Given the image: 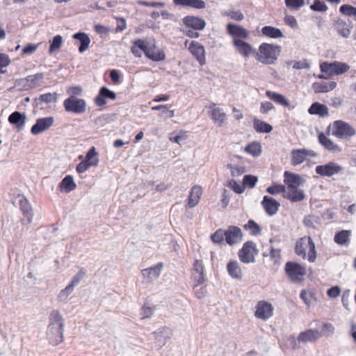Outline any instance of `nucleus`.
I'll use <instances>...</instances> for the list:
<instances>
[{
	"instance_id": "8fccbe9b",
	"label": "nucleus",
	"mask_w": 356,
	"mask_h": 356,
	"mask_svg": "<svg viewBox=\"0 0 356 356\" xmlns=\"http://www.w3.org/2000/svg\"><path fill=\"white\" fill-rule=\"evenodd\" d=\"M244 229L250 231L252 235L256 236L260 234L261 229L257 223L252 220H249L244 225Z\"/></svg>"
},
{
	"instance_id": "c9c22d12",
	"label": "nucleus",
	"mask_w": 356,
	"mask_h": 356,
	"mask_svg": "<svg viewBox=\"0 0 356 356\" xmlns=\"http://www.w3.org/2000/svg\"><path fill=\"white\" fill-rule=\"evenodd\" d=\"M261 33L263 36L273 39L284 37L283 33L280 29L271 26H264L261 30Z\"/></svg>"
},
{
	"instance_id": "4468645a",
	"label": "nucleus",
	"mask_w": 356,
	"mask_h": 356,
	"mask_svg": "<svg viewBox=\"0 0 356 356\" xmlns=\"http://www.w3.org/2000/svg\"><path fill=\"white\" fill-rule=\"evenodd\" d=\"M189 51L199 62L200 65L206 63L204 47L196 41H192L188 46Z\"/></svg>"
},
{
	"instance_id": "412c9836",
	"label": "nucleus",
	"mask_w": 356,
	"mask_h": 356,
	"mask_svg": "<svg viewBox=\"0 0 356 356\" xmlns=\"http://www.w3.org/2000/svg\"><path fill=\"white\" fill-rule=\"evenodd\" d=\"M284 182L286 188H293L302 185L303 179L298 174L285 171L284 173Z\"/></svg>"
},
{
	"instance_id": "f03ea898",
	"label": "nucleus",
	"mask_w": 356,
	"mask_h": 356,
	"mask_svg": "<svg viewBox=\"0 0 356 356\" xmlns=\"http://www.w3.org/2000/svg\"><path fill=\"white\" fill-rule=\"evenodd\" d=\"M281 52V46L274 43L262 42L254 53V58L264 65H273L277 60Z\"/></svg>"
},
{
	"instance_id": "72a5a7b5",
	"label": "nucleus",
	"mask_w": 356,
	"mask_h": 356,
	"mask_svg": "<svg viewBox=\"0 0 356 356\" xmlns=\"http://www.w3.org/2000/svg\"><path fill=\"white\" fill-rule=\"evenodd\" d=\"M266 95L268 99H270V100H272L273 102L279 105L285 107H288L290 105L289 100L282 94L270 90H267L266 92Z\"/></svg>"
},
{
	"instance_id": "dca6fc26",
	"label": "nucleus",
	"mask_w": 356,
	"mask_h": 356,
	"mask_svg": "<svg viewBox=\"0 0 356 356\" xmlns=\"http://www.w3.org/2000/svg\"><path fill=\"white\" fill-rule=\"evenodd\" d=\"M236 51L243 57L248 58L250 56L253 55L254 56V53L256 51L252 47V46L244 40H236L232 44Z\"/></svg>"
},
{
	"instance_id": "de8ad7c7",
	"label": "nucleus",
	"mask_w": 356,
	"mask_h": 356,
	"mask_svg": "<svg viewBox=\"0 0 356 356\" xmlns=\"http://www.w3.org/2000/svg\"><path fill=\"white\" fill-rule=\"evenodd\" d=\"M339 13L346 17H356V8L349 4H343L341 6Z\"/></svg>"
},
{
	"instance_id": "49530a36",
	"label": "nucleus",
	"mask_w": 356,
	"mask_h": 356,
	"mask_svg": "<svg viewBox=\"0 0 356 356\" xmlns=\"http://www.w3.org/2000/svg\"><path fill=\"white\" fill-rule=\"evenodd\" d=\"M245 151L253 156H257L261 153V147L259 143L252 142L245 147Z\"/></svg>"
},
{
	"instance_id": "bb28decb",
	"label": "nucleus",
	"mask_w": 356,
	"mask_h": 356,
	"mask_svg": "<svg viewBox=\"0 0 356 356\" xmlns=\"http://www.w3.org/2000/svg\"><path fill=\"white\" fill-rule=\"evenodd\" d=\"M283 197L292 202H297L303 200L305 195L304 191L299 188V186H296L293 188H286Z\"/></svg>"
},
{
	"instance_id": "864d4df0",
	"label": "nucleus",
	"mask_w": 356,
	"mask_h": 356,
	"mask_svg": "<svg viewBox=\"0 0 356 356\" xmlns=\"http://www.w3.org/2000/svg\"><path fill=\"white\" fill-rule=\"evenodd\" d=\"M227 186L232 189L236 193L241 194L245 191V186L243 184L238 183L234 179H231L227 184Z\"/></svg>"
},
{
	"instance_id": "0eeeda50",
	"label": "nucleus",
	"mask_w": 356,
	"mask_h": 356,
	"mask_svg": "<svg viewBox=\"0 0 356 356\" xmlns=\"http://www.w3.org/2000/svg\"><path fill=\"white\" fill-rule=\"evenodd\" d=\"M257 254V245L252 241L245 242L238 253L240 261L245 264L254 262Z\"/></svg>"
},
{
	"instance_id": "f8f14e48",
	"label": "nucleus",
	"mask_w": 356,
	"mask_h": 356,
	"mask_svg": "<svg viewBox=\"0 0 356 356\" xmlns=\"http://www.w3.org/2000/svg\"><path fill=\"white\" fill-rule=\"evenodd\" d=\"M342 170V166L332 161L324 165H317L315 168L316 173L321 177H332L340 173Z\"/></svg>"
},
{
	"instance_id": "f3484780",
	"label": "nucleus",
	"mask_w": 356,
	"mask_h": 356,
	"mask_svg": "<svg viewBox=\"0 0 356 356\" xmlns=\"http://www.w3.org/2000/svg\"><path fill=\"white\" fill-rule=\"evenodd\" d=\"M149 42L145 39H136L131 42V52L136 58H140L149 47Z\"/></svg>"
},
{
	"instance_id": "69168bd1",
	"label": "nucleus",
	"mask_w": 356,
	"mask_h": 356,
	"mask_svg": "<svg viewBox=\"0 0 356 356\" xmlns=\"http://www.w3.org/2000/svg\"><path fill=\"white\" fill-rule=\"evenodd\" d=\"M274 108V106L271 102H265L261 104L260 112L263 114L268 113L270 111Z\"/></svg>"
},
{
	"instance_id": "13d9d810",
	"label": "nucleus",
	"mask_w": 356,
	"mask_h": 356,
	"mask_svg": "<svg viewBox=\"0 0 356 356\" xmlns=\"http://www.w3.org/2000/svg\"><path fill=\"white\" fill-rule=\"evenodd\" d=\"M8 121L10 124H17L22 123V114L19 112L15 111L8 118Z\"/></svg>"
},
{
	"instance_id": "a211bd4d",
	"label": "nucleus",
	"mask_w": 356,
	"mask_h": 356,
	"mask_svg": "<svg viewBox=\"0 0 356 356\" xmlns=\"http://www.w3.org/2000/svg\"><path fill=\"white\" fill-rule=\"evenodd\" d=\"M315 153L312 150L305 149H293L291 152V163L298 165L304 162L307 156H314Z\"/></svg>"
},
{
	"instance_id": "393cba45",
	"label": "nucleus",
	"mask_w": 356,
	"mask_h": 356,
	"mask_svg": "<svg viewBox=\"0 0 356 356\" xmlns=\"http://www.w3.org/2000/svg\"><path fill=\"white\" fill-rule=\"evenodd\" d=\"M184 24L195 30H202L206 23L204 20L199 17L188 15L183 19Z\"/></svg>"
},
{
	"instance_id": "6e6552de",
	"label": "nucleus",
	"mask_w": 356,
	"mask_h": 356,
	"mask_svg": "<svg viewBox=\"0 0 356 356\" xmlns=\"http://www.w3.org/2000/svg\"><path fill=\"white\" fill-rule=\"evenodd\" d=\"M63 106L67 112L77 114L83 113L86 110V103L84 99H79L74 96H70L64 100Z\"/></svg>"
},
{
	"instance_id": "ea45409f",
	"label": "nucleus",
	"mask_w": 356,
	"mask_h": 356,
	"mask_svg": "<svg viewBox=\"0 0 356 356\" xmlns=\"http://www.w3.org/2000/svg\"><path fill=\"white\" fill-rule=\"evenodd\" d=\"M58 186L61 191L69 193L76 188V184L74 181L73 177L72 175H67L62 179Z\"/></svg>"
},
{
	"instance_id": "c756f323",
	"label": "nucleus",
	"mask_w": 356,
	"mask_h": 356,
	"mask_svg": "<svg viewBox=\"0 0 356 356\" xmlns=\"http://www.w3.org/2000/svg\"><path fill=\"white\" fill-rule=\"evenodd\" d=\"M202 195V188L198 185L192 187L188 201V207L193 208L198 204Z\"/></svg>"
},
{
	"instance_id": "0e129e2a",
	"label": "nucleus",
	"mask_w": 356,
	"mask_h": 356,
	"mask_svg": "<svg viewBox=\"0 0 356 356\" xmlns=\"http://www.w3.org/2000/svg\"><path fill=\"white\" fill-rule=\"evenodd\" d=\"M139 5L144 6L146 7H152V8H162L165 6V3L163 2H148L145 1H140L138 2Z\"/></svg>"
},
{
	"instance_id": "4c0bfd02",
	"label": "nucleus",
	"mask_w": 356,
	"mask_h": 356,
	"mask_svg": "<svg viewBox=\"0 0 356 356\" xmlns=\"http://www.w3.org/2000/svg\"><path fill=\"white\" fill-rule=\"evenodd\" d=\"M227 270L229 275L237 280H241L242 277V271L238 263L235 260H232L227 264Z\"/></svg>"
},
{
	"instance_id": "e433bc0d",
	"label": "nucleus",
	"mask_w": 356,
	"mask_h": 356,
	"mask_svg": "<svg viewBox=\"0 0 356 356\" xmlns=\"http://www.w3.org/2000/svg\"><path fill=\"white\" fill-rule=\"evenodd\" d=\"M308 113L311 115H318L321 117L327 116L329 111L326 105L314 102L308 109Z\"/></svg>"
},
{
	"instance_id": "37998d69",
	"label": "nucleus",
	"mask_w": 356,
	"mask_h": 356,
	"mask_svg": "<svg viewBox=\"0 0 356 356\" xmlns=\"http://www.w3.org/2000/svg\"><path fill=\"white\" fill-rule=\"evenodd\" d=\"M57 100V94L56 92H47L40 95L39 97L35 99V103L37 106L42 105L43 103L49 104L56 102Z\"/></svg>"
},
{
	"instance_id": "a878e982",
	"label": "nucleus",
	"mask_w": 356,
	"mask_h": 356,
	"mask_svg": "<svg viewBox=\"0 0 356 356\" xmlns=\"http://www.w3.org/2000/svg\"><path fill=\"white\" fill-rule=\"evenodd\" d=\"M47 338L50 344L58 345L64 340L63 329H47Z\"/></svg>"
},
{
	"instance_id": "9b49d317",
	"label": "nucleus",
	"mask_w": 356,
	"mask_h": 356,
	"mask_svg": "<svg viewBox=\"0 0 356 356\" xmlns=\"http://www.w3.org/2000/svg\"><path fill=\"white\" fill-rule=\"evenodd\" d=\"M227 33L232 38V44L236 40H247L250 37V32L244 27L229 23L226 27Z\"/></svg>"
},
{
	"instance_id": "20e7f679",
	"label": "nucleus",
	"mask_w": 356,
	"mask_h": 356,
	"mask_svg": "<svg viewBox=\"0 0 356 356\" xmlns=\"http://www.w3.org/2000/svg\"><path fill=\"white\" fill-rule=\"evenodd\" d=\"M332 135L339 139L349 140L356 134V131L349 123L335 120L332 124Z\"/></svg>"
},
{
	"instance_id": "473e14b6",
	"label": "nucleus",
	"mask_w": 356,
	"mask_h": 356,
	"mask_svg": "<svg viewBox=\"0 0 356 356\" xmlns=\"http://www.w3.org/2000/svg\"><path fill=\"white\" fill-rule=\"evenodd\" d=\"M173 3L175 6L190 7L195 9H204L206 7V3L203 0H173Z\"/></svg>"
},
{
	"instance_id": "6ab92c4d",
	"label": "nucleus",
	"mask_w": 356,
	"mask_h": 356,
	"mask_svg": "<svg viewBox=\"0 0 356 356\" xmlns=\"http://www.w3.org/2000/svg\"><path fill=\"white\" fill-rule=\"evenodd\" d=\"M53 123V117L39 118L37 120L36 123L32 127L31 133L35 135L40 134L51 127Z\"/></svg>"
},
{
	"instance_id": "c85d7f7f",
	"label": "nucleus",
	"mask_w": 356,
	"mask_h": 356,
	"mask_svg": "<svg viewBox=\"0 0 356 356\" xmlns=\"http://www.w3.org/2000/svg\"><path fill=\"white\" fill-rule=\"evenodd\" d=\"M321 336V334L318 330L309 329L299 334L298 341L302 343L312 342L317 340Z\"/></svg>"
},
{
	"instance_id": "f704fd0d",
	"label": "nucleus",
	"mask_w": 356,
	"mask_h": 356,
	"mask_svg": "<svg viewBox=\"0 0 356 356\" xmlns=\"http://www.w3.org/2000/svg\"><path fill=\"white\" fill-rule=\"evenodd\" d=\"M350 230H341L337 232L334 236V241L341 246H348L350 242Z\"/></svg>"
},
{
	"instance_id": "e2e57ef3",
	"label": "nucleus",
	"mask_w": 356,
	"mask_h": 356,
	"mask_svg": "<svg viewBox=\"0 0 356 356\" xmlns=\"http://www.w3.org/2000/svg\"><path fill=\"white\" fill-rule=\"evenodd\" d=\"M154 308L144 305V306L141 308L140 312L142 318H150L152 316Z\"/></svg>"
},
{
	"instance_id": "2f4dec72",
	"label": "nucleus",
	"mask_w": 356,
	"mask_h": 356,
	"mask_svg": "<svg viewBox=\"0 0 356 356\" xmlns=\"http://www.w3.org/2000/svg\"><path fill=\"white\" fill-rule=\"evenodd\" d=\"M163 266V263H159L155 266L143 269L142 270V275L149 281H152L159 277Z\"/></svg>"
},
{
	"instance_id": "cd10ccee",
	"label": "nucleus",
	"mask_w": 356,
	"mask_h": 356,
	"mask_svg": "<svg viewBox=\"0 0 356 356\" xmlns=\"http://www.w3.org/2000/svg\"><path fill=\"white\" fill-rule=\"evenodd\" d=\"M47 329H64V319L58 310H53L49 314Z\"/></svg>"
},
{
	"instance_id": "79ce46f5",
	"label": "nucleus",
	"mask_w": 356,
	"mask_h": 356,
	"mask_svg": "<svg viewBox=\"0 0 356 356\" xmlns=\"http://www.w3.org/2000/svg\"><path fill=\"white\" fill-rule=\"evenodd\" d=\"M43 74L38 73L35 74L28 76L25 78V86L29 88L37 87L40 85L43 79Z\"/></svg>"
},
{
	"instance_id": "b1692460",
	"label": "nucleus",
	"mask_w": 356,
	"mask_h": 356,
	"mask_svg": "<svg viewBox=\"0 0 356 356\" xmlns=\"http://www.w3.org/2000/svg\"><path fill=\"white\" fill-rule=\"evenodd\" d=\"M208 108L211 109L210 111V116L212 120L218 123V126H222L226 120V114L219 107H216V104L212 103Z\"/></svg>"
},
{
	"instance_id": "680f3d73",
	"label": "nucleus",
	"mask_w": 356,
	"mask_h": 356,
	"mask_svg": "<svg viewBox=\"0 0 356 356\" xmlns=\"http://www.w3.org/2000/svg\"><path fill=\"white\" fill-rule=\"evenodd\" d=\"M74 286L70 283L65 289L60 291L58 298L60 300L65 299L73 291Z\"/></svg>"
},
{
	"instance_id": "f257e3e1",
	"label": "nucleus",
	"mask_w": 356,
	"mask_h": 356,
	"mask_svg": "<svg viewBox=\"0 0 356 356\" xmlns=\"http://www.w3.org/2000/svg\"><path fill=\"white\" fill-rule=\"evenodd\" d=\"M210 238L214 244L223 245L225 242L229 245H234L242 241L243 233L238 227L232 225L227 229H218L211 235Z\"/></svg>"
},
{
	"instance_id": "bf43d9fd",
	"label": "nucleus",
	"mask_w": 356,
	"mask_h": 356,
	"mask_svg": "<svg viewBox=\"0 0 356 356\" xmlns=\"http://www.w3.org/2000/svg\"><path fill=\"white\" fill-rule=\"evenodd\" d=\"M86 270L83 268L79 269L78 273L73 277L70 284L74 286L80 282V280L86 275Z\"/></svg>"
},
{
	"instance_id": "c03bdc74",
	"label": "nucleus",
	"mask_w": 356,
	"mask_h": 356,
	"mask_svg": "<svg viewBox=\"0 0 356 356\" xmlns=\"http://www.w3.org/2000/svg\"><path fill=\"white\" fill-rule=\"evenodd\" d=\"M300 297L308 307L311 306L313 301L316 300V293L312 289H302Z\"/></svg>"
},
{
	"instance_id": "3c124183",
	"label": "nucleus",
	"mask_w": 356,
	"mask_h": 356,
	"mask_svg": "<svg viewBox=\"0 0 356 356\" xmlns=\"http://www.w3.org/2000/svg\"><path fill=\"white\" fill-rule=\"evenodd\" d=\"M24 201V224L30 223L33 218V211L30 204L26 200Z\"/></svg>"
},
{
	"instance_id": "ddd939ff",
	"label": "nucleus",
	"mask_w": 356,
	"mask_h": 356,
	"mask_svg": "<svg viewBox=\"0 0 356 356\" xmlns=\"http://www.w3.org/2000/svg\"><path fill=\"white\" fill-rule=\"evenodd\" d=\"M204 267L202 260L196 259L193 264L192 280L193 288L202 284L205 280Z\"/></svg>"
},
{
	"instance_id": "9d476101",
	"label": "nucleus",
	"mask_w": 356,
	"mask_h": 356,
	"mask_svg": "<svg viewBox=\"0 0 356 356\" xmlns=\"http://www.w3.org/2000/svg\"><path fill=\"white\" fill-rule=\"evenodd\" d=\"M273 310L271 303L266 300H260L255 306L254 316L258 319L266 321L273 316Z\"/></svg>"
},
{
	"instance_id": "6e6d98bb",
	"label": "nucleus",
	"mask_w": 356,
	"mask_h": 356,
	"mask_svg": "<svg viewBox=\"0 0 356 356\" xmlns=\"http://www.w3.org/2000/svg\"><path fill=\"white\" fill-rule=\"evenodd\" d=\"M257 177L254 175H245L243 179V186L249 188H254L257 182Z\"/></svg>"
},
{
	"instance_id": "338daca9",
	"label": "nucleus",
	"mask_w": 356,
	"mask_h": 356,
	"mask_svg": "<svg viewBox=\"0 0 356 356\" xmlns=\"http://www.w3.org/2000/svg\"><path fill=\"white\" fill-rule=\"evenodd\" d=\"M341 289L339 286H335L329 289L327 291V295L332 298H335L340 295Z\"/></svg>"
},
{
	"instance_id": "a18cd8bd",
	"label": "nucleus",
	"mask_w": 356,
	"mask_h": 356,
	"mask_svg": "<svg viewBox=\"0 0 356 356\" xmlns=\"http://www.w3.org/2000/svg\"><path fill=\"white\" fill-rule=\"evenodd\" d=\"M253 127L259 133H270L273 130L270 124L256 118L253 120Z\"/></svg>"
},
{
	"instance_id": "774afa93",
	"label": "nucleus",
	"mask_w": 356,
	"mask_h": 356,
	"mask_svg": "<svg viewBox=\"0 0 356 356\" xmlns=\"http://www.w3.org/2000/svg\"><path fill=\"white\" fill-rule=\"evenodd\" d=\"M227 15L232 19L236 21H241L243 19L244 16L243 13L239 11H230L228 13Z\"/></svg>"
},
{
	"instance_id": "603ef678",
	"label": "nucleus",
	"mask_w": 356,
	"mask_h": 356,
	"mask_svg": "<svg viewBox=\"0 0 356 356\" xmlns=\"http://www.w3.org/2000/svg\"><path fill=\"white\" fill-rule=\"evenodd\" d=\"M63 44V38L60 35H57L54 37L49 47V53H53L57 50H58Z\"/></svg>"
},
{
	"instance_id": "423d86ee",
	"label": "nucleus",
	"mask_w": 356,
	"mask_h": 356,
	"mask_svg": "<svg viewBox=\"0 0 356 356\" xmlns=\"http://www.w3.org/2000/svg\"><path fill=\"white\" fill-rule=\"evenodd\" d=\"M285 272L291 281L293 282H302L307 273L305 266L293 261L286 264Z\"/></svg>"
},
{
	"instance_id": "1a4fd4ad",
	"label": "nucleus",
	"mask_w": 356,
	"mask_h": 356,
	"mask_svg": "<svg viewBox=\"0 0 356 356\" xmlns=\"http://www.w3.org/2000/svg\"><path fill=\"white\" fill-rule=\"evenodd\" d=\"M97 153L95 147H92L86 156V160L80 162L76 168L78 173H83L86 172L91 166H97L99 163V159L97 158Z\"/></svg>"
},
{
	"instance_id": "4d7b16f0",
	"label": "nucleus",
	"mask_w": 356,
	"mask_h": 356,
	"mask_svg": "<svg viewBox=\"0 0 356 356\" xmlns=\"http://www.w3.org/2000/svg\"><path fill=\"white\" fill-rule=\"evenodd\" d=\"M310 8L312 10L318 12H325L328 9L326 4L320 0H315L314 3L311 5Z\"/></svg>"
},
{
	"instance_id": "5fc2aeb1",
	"label": "nucleus",
	"mask_w": 356,
	"mask_h": 356,
	"mask_svg": "<svg viewBox=\"0 0 356 356\" xmlns=\"http://www.w3.org/2000/svg\"><path fill=\"white\" fill-rule=\"evenodd\" d=\"M286 6L291 10H298L304 6V0H285Z\"/></svg>"
},
{
	"instance_id": "7c9ffc66",
	"label": "nucleus",
	"mask_w": 356,
	"mask_h": 356,
	"mask_svg": "<svg viewBox=\"0 0 356 356\" xmlns=\"http://www.w3.org/2000/svg\"><path fill=\"white\" fill-rule=\"evenodd\" d=\"M337 87L335 81L329 82H314L312 84V89L315 93H325L334 90Z\"/></svg>"
},
{
	"instance_id": "09e8293b",
	"label": "nucleus",
	"mask_w": 356,
	"mask_h": 356,
	"mask_svg": "<svg viewBox=\"0 0 356 356\" xmlns=\"http://www.w3.org/2000/svg\"><path fill=\"white\" fill-rule=\"evenodd\" d=\"M286 191V188L285 185L278 184H274L266 188V192L273 195L280 193H283L284 195Z\"/></svg>"
},
{
	"instance_id": "052dcab7",
	"label": "nucleus",
	"mask_w": 356,
	"mask_h": 356,
	"mask_svg": "<svg viewBox=\"0 0 356 356\" xmlns=\"http://www.w3.org/2000/svg\"><path fill=\"white\" fill-rule=\"evenodd\" d=\"M284 23L292 29H297L298 24L296 19L293 15H287L284 19Z\"/></svg>"
},
{
	"instance_id": "a19ab883",
	"label": "nucleus",
	"mask_w": 356,
	"mask_h": 356,
	"mask_svg": "<svg viewBox=\"0 0 356 356\" xmlns=\"http://www.w3.org/2000/svg\"><path fill=\"white\" fill-rule=\"evenodd\" d=\"M334 27L337 32L343 38H348L350 35V29L343 19H337L334 22Z\"/></svg>"
},
{
	"instance_id": "4be33fe9",
	"label": "nucleus",
	"mask_w": 356,
	"mask_h": 356,
	"mask_svg": "<svg viewBox=\"0 0 356 356\" xmlns=\"http://www.w3.org/2000/svg\"><path fill=\"white\" fill-rule=\"evenodd\" d=\"M146 57L153 61H162L165 59V54L163 50L158 49L155 43H149V47L145 51Z\"/></svg>"
},
{
	"instance_id": "5701e85b",
	"label": "nucleus",
	"mask_w": 356,
	"mask_h": 356,
	"mask_svg": "<svg viewBox=\"0 0 356 356\" xmlns=\"http://www.w3.org/2000/svg\"><path fill=\"white\" fill-rule=\"evenodd\" d=\"M114 100L116 99V94L108 89L106 87H102L98 95L95 99V104L98 106H102L106 104V99Z\"/></svg>"
},
{
	"instance_id": "2eb2a0df",
	"label": "nucleus",
	"mask_w": 356,
	"mask_h": 356,
	"mask_svg": "<svg viewBox=\"0 0 356 356\" xmlns=\"http://www.w3.org/2000/svg\"><path fill=\"white\" fill-rule=\"evenodd\" d=\"M266 214L270 216H274L279 210L280 204L272 197L265 195L261 202Z\"/></svg>"
},
{
	"instance_id": "aec40b11",
	"label": "nucleus",
	"mask_w": 356,
	"mask_h": 356,
	"mask_svg": "<svg viewBox=\"0 0 356 356\" xmlns=\"http://www.w3.org/2000/svg\"><path fill=\"white\" fill-rule=\"evenodd\" d=\"M318 143L327 150L332 152H341V147L328 138L323 132L318 134Z\"/></svg>"
},
{
	"instance_id": "58836bf2",
	"label": "nucleus",
	"mask_w": 356,
	"mask_h": 356,
	"mask_svg": "<svg viewBox=\"0 0 356 356\" xmlns=\"http://www.w3.org/2000/svg\"><path fill=\"white\" fill-rule=\"evenodd\" d=\"M73 38L77 40L79 42V52L82 53L89 47L90 39L86 33L83 32L76 33L73 35Z\"/></svg>"
},
{
	"instance_id": "39448f33",
	"label": "nucleus",
	"mask_w": 356,
	"mask_h": 356,
	"mask_svg": "<svg viewBox=\"0 0 356 356\" xmlns=\"http://www.w3.org/2000/svg\"><path fill=\"white\" fill-rule=\"evenodd\" d=\"M320 69L322 72L326 74L328 76H332L346 73L350 70V66L345 63L339 61L323 62L320 65Z\"/></svg>"
},
{
	"instance_id": "7ed1b4c3",
	"label": "nucleus",
	"mask_w": 356,
	"mask_h": 356,
	"mask_svg": "<svg viewBox=\"0 0 356 356\" xmlns=\"http://www.w3.org/2000/svg\"><path fill=\"white\" fill-rule=\"evenodd\" d=\"M295 253L302 259L314 263L317 257L315 243L311 236L300 238L296 243Z\"/></svg>"
}]
</instances>
